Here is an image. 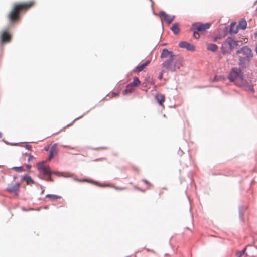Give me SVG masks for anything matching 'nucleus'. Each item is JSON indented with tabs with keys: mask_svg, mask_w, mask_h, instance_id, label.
<instances>
[{
	"mask_svg": "<svg viewBox=\"0 0 257 257\" xmlns=\"http://www.w3.org/2000/svg\"><path fill=\"white\" fill-rule=\"evenodd\" d=\"M12 169L17 172H22L24 171L22 167H14Z\"/></svg>",
	"mask_w": 257,
	"mask_h": 257,
	"instance_id": "nucleus-24",
	"label": "nucleus"
},
{
	"mask_svg": "<svg viewBox=\"0 0 257 257\" xmlns=\"http://www.w3.org/2000/svg\"><path fill=\"white\" fill-rule=\"evenodd\" d=\"M239 29L244 30L247 26V22L245 19H242L237 25Z\"/></svg>",
	"mask_w": 257,
	"mask_h": 257,
	"instance_id": "nucleus-17",
	"label": "nucleus"
},
{
	"mask_svg": "<svg viewBox=\"0 0 257 257\" xmlns=\"http://www.w3.org/2000/svg\"><path fill=\"white\" fill-rule=\"evenodd\" d=\"M35 4L33 1L24 3H15L13 5L12 10L8 15V19L11 24H14L20 20V14L25 12Z\"/></svg>",
	"mask_w": 257,
	"mask_h": 257,
	"instance_id": "nucleus-1",
	"label": "nucleus"
},
{
	"mask_svg": "<svg viewBox=\"0 0 257 257\" xmlns=\"http://www.w3.org/2000/svg\"><path fill=\"white\" fill-rule=\"evenodd\" d=\"M26 167L28 169H30V168H31V165H30L27 164V165H26Z\"/></svg>",
	"mask_w": 257,
	"mask_h": 257,
	"instance_id": "nucleus-31",
	"label": "nucleus"
},
{
	"mask_svg": "<svg viewBox=\"0 0 257 257\" xmlns=\"http://www.w3.org/2000/svg\"><path fill=\"white\" fill-rule=\"evenodd\" d=\"M211 27V24L206 23H196L192 25V27L195 30L193 33V36L196 39H199L200 34L204 33L207 29Z\"/></svg>",
	"mask_w": 257,
	"mask_h": 257,
	"instance_id": "nucleus-6",
	"label": "nucleus"
},
{
	"mask_svg": "<svg viewBox=\"0 0 257 257\" xmlns=\"http://www.w3.org/2000/svg\"><path fill=\"white\" fill-rule=\"evenodd\" d=\"M2 136H3V134L1 132H0V138H1L2 137Z\"/></svg>",
	"mask_w": 257,
	"mask_h": 257,
	"instance_id": "nucleus-35",
	"label": "nucleus"
},
{
	"mask_svg": "<svg viewBox=\"0 0 257 257\" xmlns=\"http://www.w3.org/2000/svg\"><path fill=\"white\" fill-rule=\"evenodd\" d=\"M246 251V248H245L243 250L241 251H239L237 252L236 253V256L237 257H241L242 255H243Z\"/></svg>",
	"mask_w": 257,
	"mask_h": 257,
	"instance_id": "nucleus-25",
	"label": "nucleus"
},
{
	"mask_svg": "<svg viewBox=\"0 0 257 257\" xmlns=\"http://www.w3.org/2000/svg\"><path fill=\"white\" fill-rule=\"evenodd\" d=\"M162 190H167V189L166 188H163L162 189Z\"/></svg>",
	"mask_w": 257,
	"mask_h": 257,
	"instance_id": "nucleus-36",
	"label": "nucleus"
},
{
	"mask_svg": "<svg viewBox=\"0 0 257 257\" xmlns=\"http://www.w3.org/2000/svg\"><path fill=\"white\" fill-rule=\"evenodd\" d=\"M160 16L163 17L164 20L168 24H170L174 20V16H170L167 14L165 12L161 11L159 14Z\"/></svg>",
	"mask_w": 257,
	"mask_h": 257,
	"instance_id": "nucleus-12",
	"label": "nucleus"
},
{
	"mask_svg": "<svg viewBox=\"0 0 257 257\" xmlns=\"http://www.w3.org/2000/svg\"><path fill=\"white\" fill-rule=\"evenodd\" d=\"M112 188H114L116 190H123L125 189L124 187H119L115 186H111Z\"/></svg>",
	"mask_w": 257,
	"mask_h": 257,
	"instance_id": "nucleus-28",
	"label": "nucleus"
},
{
	"mask_svg": "<svg viewBox=\"0 0 257 257\" xmlns=\"http://www.w3.org/2000/svg\"><path fill=\"white\" fill-rule=\"evenodd\" d=\"M176 55H174L173 52L171 51H169L167 49H164L162 52L161 55V58H169L170 59H172Z\"/></svg>",
	"mask_w": 257,
	"mask_h": 257,
	"instance_id": "nucleus-11",
	"label": "nucleus"
},
{
	"mask_svg": "<svg viewBox=\"0 0 257 257\" xmlns=\"http://www.w3.org/2000/svg\"><path fill=\"white\" fill-rule=\"evenodd\" d=\"M46 198H49L50 199L56 200L58 199H60L61 198V196L56 195H52V194H48L46 196Z\"/></svg>",
	"mask_w": 257,
	"mask_h": 257,
	"instance_id": "nucleus-23",
	"label": "nucleus"
},
{
	"mask_svg": "<svg viewBox=\"0 0 257 257\" xmlns=\"http://www.w3.org/2000/svg\"><path fill=\"white\" fill-rule=\"evenodd\" d=\"M48 177L46 180L47 181H53V180L52 179V178L51 177L50 175H48Z\"/></svg>",
	"mask_w": 257,
	"mask_h": 257,
	"instance_id": "nucleus-29",
	"label": "nucleus"
},
{
	"mask_svg": "<svg viewBox=\"0 0 257 257\" xmlns=\"http://www.w3.org/2000/svg\"><path fill=\"white\" fill-rule=\"evenodd\" d=\"M161 193H163V191H161L160 192V194H161ZM159 195H160V194H159Z\"/></svg>",
	"mask_w": 257,
	"mask_h": 257,
	"instance_id": "nucleus-37",
	"label": "nucleus"
},
{
	"mask_svg": "<svg viewBox=\"0 0 257 257\" xmlns=\"http://www.w3.org/2000/svg\"><path fill=\"white\" fill-rule=\"evenodd\" d=\"M150 63L149 61H147L141 65L138 66L136 67L134 70L135 72H140L142 71Z\"/></svg>",
	"mask_w": 257,
	"mask_h": 257,
	"instance_id": "nucleus-15",
	"label": "nucleus"
},
{
	"mask_svg": "<svg viewBox=\"0 0 257 257\" xmlns=\"http://www.w3.org/2000/svg\"><path fill=\"white\" fill-rule=\"evenodd\" d=\"M239 28L238 25L236 24L234 22H232L230 24V27L229 29L230 33H234L236 34L238 31Z\"/></svg>",
	"mask_w": 257,
	"mask_h": 257,
	"instance_id": "nucleus-14",
	"label": "nucleus"
},
{
	"mask_svg": "<svg viewBox=\"0 0 257 257\" xmlns=\"http://www.w3.org/2000/svg\"><path fill=\"white\" fill-rule=\"evenodd\" d=\"M82 181H83V182H88V181L87 179H84Z\"/></svg>",
	"mask_w": 257,
	"mask_h": 257,
	"instance_id": "nucleus-34",
	"label": "nucleus"
},
{
	"mask_svg": "<svg viewBox=\"0 0 257 257\" xmlns=\"http://www.w3.org/2000/svg\"><path fill=\"white\" fill-rule=\"evenodd\" d=\"M1 40L2 43L9 42L11 40V36L7 30L2 32Z\"/></svg>",
	"mask_w": 257,
	"mask_h": 257,
	"instance_id": "nucleus-10",
	"label": "nucleus"
},
{
	"mask_svg": "<svg viewBox=\"0 0 257 257\" xmlns=\"http://www.w3.org/2000/svg\"><path fill=\"white\" fill-rule=\"evenodd\" d=\"M239 54V65L242 68H246L250 63L251 60L253 57V53L248 47L244 46L237 51Z\"/></svg>",
	"mask_w": 257,
	"mask_h": 257,
	"instance_id": "nucleus-2",
	"label": "nucleus"
},
{
	"mask_svg": "<svg viewBox=\"0 0 257 257\" xmlns=\"http://www.w3.org/2000/svg\"><path fill=\"white\" fill-rule=\"evenodd\" d=\"M25 155L26 156H28V161L29 162V161H32V160L33 159V158H34V157H33V156H32V155H30V154H27V153H26V154H25Z\"/></svg>",
	"mask_w": 257,
	"mask_h": 257,
	"instance_id": "nucleus-27",
	"label": "nucleus"
},
{
	"mask_svg": "<svg viewBox=\"0 0 257 257\" xmlns=\"http://www.w3.org/2000/svg\"><path fill=\"white\" fill-rule=\"evenodd\" d=\"M228 78L230 81H236V84L241 87L245 86L247 84L246 81L243 79V75L239 68H232Z\"/></svg>",
	"mask_w": 257,
	"mask_h": 257,
	"instance_id": "nucleus-4",
	"label": "nucleus"
},
{
	"mask_svg": "<svg viewBox=\"0 0 257 257\" xmlns=\"http://www.w3.org/2000/svg\"><path fill=\"white\" fill-rule=\"evenodd\" d=\"M57 154V150L54 146H52L50 151L48 159L51 160Z\"/></svg>",
	"mask_w": 257,
	"mask_h": 257,
	"instance_id": "nucleus-20",
	"label": "nucleus"
},
{
	"mask_svg": "<svg viewBox=\"0 0 257 257\" xmlns=\"http://www.w3.org/2000/svg\"><path fill=\"white\" fill-rule=\"evenodd\" d=\"M77 181H79V182H80V181H80V180H79V179H77Z\"/></svg>",
	"mask_w": 257,
	"mask_h": 257,
	"instance_id": "nucleus-38",
	"label": "nucleus"
},
{
	"mask_svg": "<svg viewBox=\"0 0 257 257\" xmlns=\"http://www.w3.org/2000/svg\"><path fill=\"white\" fill-rule=\"evenodd\" d=\"M183 58L179 55H176L172 59L165 61L162 64L167 70L174 71L179 69L183 65Z\"/></svg>",
	"mask_w": 257,
	"mask_h": 257,
	"instance_id": "nucleus-3",
	"label": "nucleus"
},
{
	"mask_svg": "<svg viewBox=\"0 0 257 257\" xmlns=\"http://www.w3.org/2000/svg\"><path fill=\"white\" fill-rule=\"evenodd\" d=\"M162 73H161V74H160V76H159V79H162Z\"/></svg>",
	"mask_w": 257,
	"mask_h": 257,
	"instance_id": "nucleus-33",
	"label": "nucleus"
},
{
	"mask_svg": "<svg viewBox=\"0 0 257 257\" xmlns=\"http://www.w3.org/2000/svg\"><path fill=\"white\" fill-rule=\"evenodd\" d=\"M239 42L232 37H227L222 43L221 49L223 54L230 52L239 45Z\"/></svg>",
	"mask_w": 257,
	"mask_h": 257,
	"instance_id": "nucleus-5",
	"label": "nucleus"
},
{
	"mask_svg": "<svg viewBox=\"0 0 257 257\" xmlns=\"http://www.w3.org/2000/svg\"><path fill=\"white\" fill-rule=\"evenodd\" d=\"M22 180L25 181L27 182V184H34V182L31 178V177L29 176H24L22 178Z\"/></svg>",
	"mask_w": 257,
	"mask_h": 257,
	"instance_id": "nucleus-21",
	"label": "nucleus"
},
{
	"mask_svg": "<svg viewBox=\"0 0 257 257\" xmlns=\"http://www.w3.org/2000/svg\"><path fill=\"white\" fill-rule=\"evenodd\" d=\"M130 84L134 87H136L140 84V81L138 77H135L134 78L133 82L131 83Z\"/></svg>",
	"mask_w": 257,
	"mask_h": 257,
	"instance_id": "nucleus-22",
	"label": "nucleus"
},
{
	"mask_svg": "<svg viewBox=\"0 0 257 257\" xmlns=\"http://www.w3.org/2000/svg\"><path fill=\"white\" fill-rule=\"evenodd\" d=\"M20 184L16 183L14 184L10 185L6 189V190L9 192L12 193L15 195H18L20 190Z\"/></svg>",
	"mask_w": 257,
	"mask_h": 257,
	"instance_id": "nucleus-8",
	"label": "nucleus"
},
{
	"mask_svg": "<svg viewBox=\"0 0 257 257\" xmlns=\"http://www.w3.org/2000/svg\"><path fill=\"white\" fill-rule=\"evenodd\" d=\"M207 49L209 51L215 52L218 49V46L216 44L207 43Z\"/></svg>",
	"mask_w": 257,
	"mask_h": 257,
	"instance_id": "nucleus-16",
	"label": "nucleus"
},
{
	"mask_svg": "<svg viewBox=\"0 0 257 257\" xmlns=\"http://www.w3.org/2000/svg\"><path fill=\"white\" fill-rule=\"evenodd\" d=\"M171 30L174 34L177 35L180 31L179 25L178 23H175L173 25Z\"/></svg>",
	"mask_w": 257,
	"mask_h": 257,
	"instance_id": "nucleus-18",
	"label": "nucleus"
},
{
	"mask_svg": "<svg viewBox=\"0 0 257 257\" xmlns=\"http://www.w3.org/2000/svg\"><path fill=\"white\" fill-rule=\"evenodd\" d=\"M143 181H144V183H145L146 184H147V185L149 184V182L147 180H143Z\"/></svg>",
	"mask_w": 257,
	"mask_h": 257,
	"instance_id": "nucleus-32",
	"label": "nucleus"
},
{
	"mask_svg": "<svg viewBox=\"0 0 257 257\" xmlns=\"http://www.w3.org/2000/svg\"><path fill=\"white\" fill-rule=\"evenodd\" d=\"M37 168L39 173L43 176L51 175L52 173L49 166L46 165L44 162L38 163Z\"/></svg>",
	"mask_w": 257,
	"mask_h": 257,
	"instance_id": "nucleus-7",
	"label": "nucleus"
},
{
	"mask_svg": "<svg viewBox=\"0 0 257 257\" xmlns=\"http://www.w3.org/2000/svg\"><path fill=\"white\" fill-rule=\"evenodd\" d=\"M25 148L28 150H31L32 146L29 145H25Z\"/></svg>",
	"mask_w": 257,
	"mask_h": 257,
	"instance_id": "nucleus-30",
	"label": "nucleus"
},
{
	"mask_svg": "<svg viewBox=\"0 0 257 257\" xmlns=\"http://www.w3.org/2000/svg\"><path fill=\"white\" fill-rule=\"evenodd\" d=\"M179 46L181 48H184L188 51H194L195 50V46L187 42L182 41L179 44Z\"/></svg>",
	"mask_w": 257,
	"mask_h": 257,
	"instance_id": "nucleus-9",
	"label": "nucleus"
},
{
	"mask_svg": "<svg viewBox=\"0 0 257 257\" xmlns=\"http://www.w3.org/2000/svg\"><path fill=\"white\" fill-rule=\"evenodd\" d=\"M118 96V93L115 92H112L109 94H108L107 97H109V98H112L114 97H116Z\"/></svg>",
	"mask_w": 257,
	"mask_h": 257,
	"instance_id": "nucleus-26",
	"label": "nucleus"
},
{
	"mask_svg": "<svg viewBox=\"0 0 257 257\" xmlns=\"http://www.w3.org/2000/svg\"><path fill=\"white\" fill-rule=\"evenodd\" d=\"M135 87L131 85L130 84H128L126 87L125 90L123 92L124 94H127L128 93H131L132 92H134L135 90Z\"/></svg>",
	"mask_w": 257,
	"mask_h": 257,
	"instance_id": "nucleus-19",
	"label": "nucleus"
},
{
	"mask_svg": "<svg viewBox=\"0 0 257 257\" xmlns=\"http://www.w3.org/2000/svg\"><path fill=\"white\" fill-rule=\"evenodd\" d=\"M155 98L158 102L159 105L163 108H164L163 103L165 100V95L162 94H157L155 95Z\"/></svg>",
	"mask_w": 257,
	"mask_h": 257,
	"instance_id": "nucleus-13",
	"label": "nucleus"
}]
</instances>
